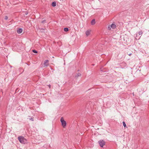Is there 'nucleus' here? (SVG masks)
<instances>
[{
  "instance_id": "obj_1",
  "label": "nucleus",
  "mask_w": 149,
  "mask_h": 149,
  "mask_svg": "<svg viewBox=\"0 0 149 149\" xmlns=\"http://www.w3.org/2000/svg\"><path fill=\"white\" fill-rule=\"evenodd\" d=\"M18 139L20 142L22 144H24L28 143L27 140L23 136L19 137Z\"/></svg>"
},
{
  "instance_id": "obj_2",
  "label": "nucleus",
  "mask_w": 149,
  "mask_h": 149,
  "mask_svg": "<svg viewBox=\"0 0 149 149\" xmlns=\"http://www.w3.org/2000/svg\"><path fill=\"white\" fill-rule=\"evenodd\" d=\"M60 121L62 125L63 128H65L66 125V123L63 117H61V119Z\"/></svg>"
},
{
  "instance_id": "obj_3",
  "label": "nucleus",
  "mask_w": 149,
  "mask_h": 149,
  "mask_svg": "<svg viewBox=\"0 0 149 149\" xmlns=\"http://www.w3.org/2000/svg\"><path fill=\"white\" fill-rule=\"evenodd\" d=\"M98 143L100 146L101 147H102L105 144V142L103 140H100L98 141Z\"/></svg>"
},
{
  "instance_id": "obj_4",
  "label": "nucleus",
  "mask_w": 149,
  "mask_h": 149,
  "mask_svg": "<svg viewBox=\"0 0 149 149\" xmlns=\"http://www.w3.org/2000/svg\"><path fill=\"white\" fill-rule=\"evenodd\" d=\"M91 29H88L86 30L85 32L86 35L87 37L90 36L91 34Z\"/></svg>"
},
{
  "instance_id": "obj_5",
  "label": "nucleus",
  "mask_w": 149,
  "mask_h": 149,
  "mask_svg": "<svg viewBox=\"0 0 149 149\" xmlns=\"http://www.w3.org/2000/svg\"><path fill=\"white\" fill-rule=\"evenodd\" d=\"M116 26L115 24H112L111 25V27H110V26L108 27V29L110 30L111 29V28H112L113 29H114L116 28Z\"/></svg>"
},
{
  "instance_id": "obj_6",
  "label": "nucleus",
  "mask_w": 149,
  "mask_h": 149,
  "mask_svg": "<svg viewBox=\"0 0 149 149\" xmlns=\"http://www.w3.org/2000/svg\"><path fill=\"white\" fill-rule=\"evenodd\" d=\"M48 62H49V61L48 60H45L44 61V66L43 67H45L47 66L49 64Z\"/></svg>"
},
{
  "instance_id": "obj_7",
  "label": "nucleus",
  "mask_w": 149,
  "mask_h": 149,
  "mask_svg": "<svg viewBox=\"0 0 149 149\" xmlns=\"http://www.w3.org/2000/svg\"><path fill=\"white\" fill-rule=\"evenodd\" d=\"M23 30L22 29H19L17 30V32L18 34H20L22 32Z\"/></svg>"
},
{
  "instance_id": "obj_8",
  "label": "nucleus",
  "mask_w": 149,
  "mask_h": 149,
  "mask_svg": "<svg viewBox=\"0 0 149 149\" xmlns=\"http://www.w3.org/2000/svg\"><path fill=\"white\" fill-rule=\"evenodd\" d=\"M95 19H93L91 21V25H94L95 24Z\"/></svg>"
},
{
  "instance_id": "obj_9",
  "label": "nucleus",
  "mask_w": 149,
  "mask_h": 149,
  "mask_svg": "<svg viewBox=\"0 0 149 149\" xmlns=\"http://www.w3.org/2000/svg\"><path fill=\"white\" fill-rule=\"evenodd\" d=\"M56 2H54L52 3V6L55 7L56 6Z\"/></svg>"
},
{
  "instance_id": "obj_10",
  "label": "nucleus",
  "mask_w": 149,
  "mask_h": 149,
  "mask_svg": "<svg viewBox=\"0 0 149 149\" xmlns=\"http://www.w3.org/2000/svg\"><path fill=\"white\" fill-rule=\"evenodd\" d=\"M64 31H65L67 32L68 31V29L67 28H65L64 29Z\"/></svg>"
},
{
  "instance_id": "obj_11",
  "label": "nucleus",
  "mask_w": 149,
  "mask_h": 149,
  "mask_svg": "<svg viewBox=\"0 0 149 149\" xmlns=\"http://www.w3.org/2000/svg\"><path fill=\"white\" fill-rule=\"evenodd\" d=\"M123 126H124V127H126V124L125 123V122H123Z\"/></svg>"
},
{
  "instance_id": "obj_12",
  "label": "nucleus",
  "mask_w": 149,
  "mask_h": 149,
  "mask_svg": "<svg viewBox=\"0 0 149 149\" xmlns=\"http://www.w3.org/2000/svg\"><path fill=\"white\" fill-rule=\"evenodd\" d=\"M138 33H139V35H141L142 34L143 32L141 31H139V32Z\"/></svg>"
},
{
  "instance_id": "obj_13",
  "label": "nucleus",
  "mask_w": 149,
  "mask_h": 149,
  "mask_svg": "<svg viewBox=\"0 0 149 149\" xmlns=\"http://www.w3.org/2000/svg\"><path fill=\"white\" fill-rule=\"evenodd\" d=\"M8 19V17L7 16H5V17H4V19L5 20H7Z\"/></svg>"
},
{
  "instance_id": "obj_14",
  "label": "nucleus",
  "mask_w": 149,
  "mask_h": 149,
  "mask_svg": "<svg viewBox=\"0 0 149 149\" xmlns=\"http://www.w3.org/2000/svg\"><path fill=\"white\" fill-rule=\"evenodd\" d=\"M33 52L34 53H37V51H36V50H33Z\"/></svg>"
},
{
  "instance_id": "obj_15",
  "label": "nucleus",
  "mask_w": 149,
  "mask_h": 149,
  "mask_svg": "<svg viewBox=\"0 0 149 149\" xmlns=\"http://www.w3.org/2000/svg\"><path fill=\"white\" fill-rule=\"evenodd\" d=\"M30 120H31L32 121H33V119L32 118H31V119H30Z\"/></svg>"
},
{
  "instance_id": "obj_16",
  "label": "nucleus",
  "mask_w": 149,
  "mask_h": 149,
  "mask_svg": "<svg viewBox=\"0 0 149 149\" xmlns=\"http://www.w3.org/2000/svg\"><path fill=\"white\" fill-rule=\"evenodd\" d=\"M132 54H129L128 55L130 56Z\"/></svg>"
}]
</instances>
